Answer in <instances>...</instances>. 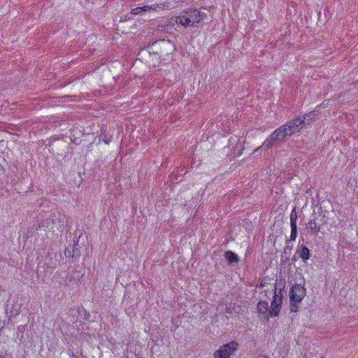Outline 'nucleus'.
<instances>
[{"mask_svg":"<svg viewBox=\"0 0 358 358\" xmlns=\"http://www.w3.org/2000/svg\"><path fill=\"white\" fill-rule=\"evenodd\" d=\"M151 47L157 50L156 53L160 55V56L169 55L175 50L173 43L169 40L164 39L153 42Z\"/></svg>","mask_w":358,"mask_h":358,"instance_id":"1","label":"nucleus"},{"mask_svg":"<svg viewBox=\"0 0 358 358\" xmlns=\"http://www.w3.org/2000/svg\"><path fill=\"white\" fill-rule=\"evenodd\" d=\"M238 343L236 341H231L220 346V349L214 352L215 358H229L230 356L238 349Z\"/></svg>","mask_w":358,"mask_h":358,"instance_id":"2","label":"nucleus"},{"mask_svg":"<svg viewBox=\"0 0 358 358\" xmlns=\"http://www.w3.org/2000/svg\"><path fill=\"white\" fill-rule=\"evenodd\" d=\"M306 294V289L304 285L294 283L289 290V299L291 301L301 302Z\"/></svg>","mask_w":358,"mask_h":358,"instance_id":"3","label":"nucleus"},{"mask_svg":"<svg viewBox=\"0 0 358 358\" xmlns=\"http://www.w3.org/2000/svg\"><path fill=\"white\" fill-rule=\"evenodd\" d=\"M259 317L261 320L268 322L270 316V308L268 303L266 301H260L257 305Z\"/></svg>","mask_w":358,"mask_h":358,"instance_id":"4","label":"nucleus"},{"mask_svg":"<svg viewBox=\"0 0 358 358\" xmlns=\"http://www.w3.org/2000/svg\"><path fill=\"white\" fill-rule=\"evenodd\" d=\"M320 222H322V224L318 223L316 221V219H313L309 220V222L306 224L307 227L311 231L312 234H313L315 236H317L321 231V229H322V225L326 224L327 223V220L324 215L322 216Z\"/></svg>","mask_w":358,"mask_h":358,"instance_id":"5","label":"nucleus"},{"mask_svg":"<svg viewBox=\"0 0 358 358\" xmlns=\"http://www.w3.org/2000/svg\"><path fill=\"white\" fill-rule=\"evenodd\" d=\"M282 300L276 294L273 295L270 307L271 317H277L280 311Z\"/></svg>","mask_w":358,"mask_h":358,"instance_id":"6","label":"nucleus"},{"mask_svg":"<svg viewBox=\"0 0 358 358\" xmlns=\"http://www.w3.org/2000/svg\"><path fill=\"white\" fill-rule=\"evenodd\" d=\"M297 213L296 211V208H294L290 213V227H291V234L289 237V241H294L297 236Z\"/></svg>","mask_w":358,"mask_h":358,"instance_id":"7","label":"nucleus"},{"mask_svg":"<svg viewBox=\"0 0 358 358\" xmlns=\"http://www.w3.org/2000/svg\"><path fill=\"white\" fill-rule=\"evenodd\" d=\"M185 12L189 18L192 25L195 23H199L206 16L205 13L200 12L197 9H188Z\"/></svg>","mask_w":358,"mask_h":358,"instance_id":"8","label":"nucleus"},{"mask_svg":"<svg viewBox=\"0 0 358 358\" xmlns=\"http://www.w3.org/2000/svg\"><path fill=\"white\" fill-rule=\"evenodd\" d=\"M271 135L276 143L282 142L285 141V137L289 136L285 130V127L284 128L282 125L275 129Z\"/></svg>","mask_w":358,"mask_h":358,"instance_id":"9","label":"nucleus"},{"mask_svg":"<svg viewBox=\"0 0 358 358\" xmlns=\"http://www.w3.org/2000/svg\"><path fill=\"white\" fill-rule=\"evenodd\" d=\"M296 253L304 263L307 262V260L310 258V250L305 245H299Z\"/></svg>","mask_w":358,"mask_h":358,"instance_id":"10","label":"nucleus"},{"mask_svg":"<svg viewBox=\"0 0 358 358\" xmlns=\"http://www.w3.org/2000/svg\"><path fill=\"white\" fill-rule=\"evenodd\" d=\"M317 112L316 110L310 111L302 116H300L302 120H304V124L309 125L313 121L317 119Z\"/></svg>","mask_w":358,"mask_h":358,"instance_id":"11","label":"nucleus"},{"mask_svg":"<svg viewBox=\"0 0 358 358\" xmlns=\"http://www.w3.org/2000/svg\"><path fill=\"white\" fill-rule=\"evenodd\" d=\"M176 22L177 24H180L185 27L189 26H193L185 12H184L182 15L177 17Z\"/></svg>","mask_w":358,"mask_h":358,"instance_id":"12","label":"nucleus"},{"mask_svg":"<svg viewBox=\"0 0 358 358\" xmlns=\"http://www.w3.org/2000/svg\"><path fill=\"white\" fill-rule=\"evenodd\" d=\"M81 255L80 247L78 245V239L74 240L72 247L71 258L77 259Z\"/></svg>","mask_w":358,"mask_h":358,"instance_id":"13","label":"nucleus"},{"mask_svg":"<svg viewBox=\"0 0 358 358\" xmlns=\"http://www.w3.org/2000/svg\"><path fill=\"white\" fill-rule=\"evenodd\" d=\"M224 257L229 264L238 261V255L230 250L225 252Z\"/></svg>","mask_w":358,"mask_h":358,"instance_id":"14","label":"nucleus"},{"mask_svg":"<svg viewBox=\"0 0 358 358\" xmlns=\"http://www.w3.org/2000/svg\"><path fill=\"white\" fill-rule=\"evenodd\" d=\"M284 128L285 127V130L289 135V136H291L292 134H295L296 132L299 131L297 129V127H296L294 125L291 124V120L287 122L286 124L282 125Z\"/></svg>","mask_w":358,"mask_h":358,"instance_id":"15","label":"nucleus"},{"mask_svg":"<svg viewBox=\"0 0 358 358\" xmlns=\"http://www.w3.org/2000/svg\"><path fill=\"white\" fill-rule=\"evenodd\" d=\"M99 139L103 141L106 144H109L112 140V135L108 134L106 129H101V133L99 135Z\"/></svg>","mask_w":358,"mask_h":358,"instance_id":"16","label":"nucleus"},{"mask_svg":"<svg viewBox=\"0 0 358 358\" xmlns=\"http://www.w3.org/2000/svg\"><path fill=\"white\" fill-rule=\"evenodd\" d=\"M291 124L297 127V129L299 131H300L301 129L306 127V125L304 124V120H302L300 116L291 120Z\"/></svg>","mask_w":358,"mask_h":358,"instance_id":"17","label":"nucleus"},{"mask_svg":"<svg viewBox=\"0 0 358 358\" xmlns=\"http://www.w3.org/2000/svg\"><path fill=\"white\" fill-rule=\"evenodd\" d=\"M279 285H281V283L276 282L275 284L274 294H276L278 296H280V299H281L282 300V299H283L282 291L284 290V288H285V284L282 285V287H279Z\"/></svg>","mask_w":358,"mask_h":358,"instance_id":"18","label":"nucleus"},{"mask_svg":"<svg viewBox=\"0 0 358 358\" xmlns=\"http://www.w3.org/2000/svg\"><path fill=\"white\" fill-rule=\"evenodd\" d=\"M275 143L276 141L274 140V138H272V136L270 135V136L267 138L263 143L262 147L267 149L271 148Z\"/></svg>","mask_w":358,"mask_h":358,"instance_id":"19","label":"nucleus"},{"mask_svg":"<svg viewBox=\"0 0 358 358\" xmlns=\"http://www.w3.org/2000/svg\"><path fill=\"white\" fill-rule=\"evenodd\" d=\"M301 302H296V301H290V305H289V310L291 312H297L299 309V304Z\"/></svg>","mask_w":358,"mask_h":358,"instance_id":"20","label":"nucleus"},{"mask_svg":"<svg viewBox=\"0 0 358 358\" xmlns=\"http://www.w3.org/2000/svg\"><path fill=\"white\" fill-rule=\"evenodd\" d=\"M143 12H145V9L144 6L136 7L135 8H133L131 10V14H132V15H139V14L142 13Z\"/></svg>","mask_w":358,"mask_h":358,"instance_id":"21","label":"nucleus"},{"mask_svg":"<svg viewBox=\"0 0 358 358\" xmlns=\"http://www.w3.org/2000/svg\"><path fill=\"white\" fill-rule=\"evenodd\" d=\"M164 6L162 5V4H158V3H156V4H152V5H150V6H144V8L145 9V11H148L149 10H155L157 8H162Z\"/></svg>","mask_w":358,"mask_h":358,"instance_id":"22","label":"nucleus"},{"mask_svg":"<svg viewBox=\"0 0 358 358\" xmlns=\"http://www.w3.org/2000/svg\"><path fill=\"white\" fill-rule=\"evenodd\" d=\"M71 281V278H69L68 275L66 276L64 279H62L60 284L67 286L69 282Z\"/></svg>","mask_w":358,"mask_h":358,"instance_id":"23","label":"nucleus"},{"mask_svg":"<svg viewBox=\"0 0 358 358\" xmlns=\"http://www.w3.org/2000/svg\"><path fill=\"white\" fill-rule=\"evenodd\" d=\"M238 152L237 154H234L235 156H240L242 153L243 150L244 149V147L241 145V143L239 144V145L237 146Z\"/></svg>","mask_w":358,"mask_h":358,"instance_id":"24","label":"nucleus"},{"mask_svg":"<svg viewBox=\"0 0 358 358\" xmlns=\"http://www.w3.org/2000/svg\"><path fill=\"white\" fill-rule=\"evenodd\" d=\"M0 358H14L10 353L5 352L3 354L0 353Z\"/></svg>","mask_w":358,"mask_h":358,"instance_id":"25","label":"nucleus"},{"mask_svg":"<svg viewBox=\"0 0 358 358\" xmlns=\"http://www.w3.org/2000/svg\"><path fill=\"white\" fill-rule=\"evenodd\" d=\"M64 255L66 257H71L72 251H71L69 248H66L64 251Z\"/></svg>","mask_w":358,"mask_h":358,"instance_id":"26","label":"nucleus"},{"mask_svg":"<svg viewBox=\"0 0 358 358\" xmlns=\"http://www.w3.org/2000/svg\"><path fill=\"white\" fill-rule=\"evenodd\" d=\"M288 257L289 255H285L282 253V255H281V261L282 262V263H285V261L288 260Z\"/></svg>","mask_w":358,"mask_h":358,"instance_id":"27","label":"nucleus"},{"mask_svg":"<svg viewBox=\"0 0 358 358\" xmlns=\"http://www.w3.org/2000/svg\"><path fill=\"white\" fill-rule=\"evenodd\" d=\"M5 174V169L3 167V166H1L0 164V178Z\"/></svg>","mask_w":358,"mask_h":358,"instance_id":"28","label":"nucleus"},{"mask_svg":"<svg viewBox=\"0 0 358 358\" xmlns=\"http://www.w3.org/2000/svg\"><path fill=\"white\" fill-rule=\"evenodd\" d=\"M290 250H291V249H290V248H289V247L287 246V247H286V248H285L284 252H283V254H284V255H289V252Z\"/></svg>","mask_w":358,"mask_h":358,"instance_id":"29","label":"nucleus"},{"mask_svg":"<svg viewBox=\"0 0 358 358\" xmlns=\"http://www.w3.org/2000/svg\"><path fill=\"white\" fill-rule=\"evenodd\" d=\"M265 285H266V282L262 281L261 283H260L259 287H264Z\"/></svg>","mask_w":358,"mask_h":358,"instance_id":"30","label":"nucleus"},{"mask_svg":"<svg viewBox=\"0 0 358 358\" xmlns=\"http://www.w3.org/2000/svg\"><path fill=\"white\" fill-rule=\"evenodd\" d=\"M41 227V224H38V227L36 228V230H38Z\"/></svg>","mask_w":358,"mask_h":358,"instance_id":"31","label":"nucleus"},{"mask_svg":"<svg viewBox=\"0 0 358 358\" xmlns=\"http://www.w3.org/2000/svg\"><path fill=\"white\" fill-rule=\"evenodd\" d=\"M321 358H324V357H321Z\"/></svg>","mask_w":358,"mask_h":358,"instance_id":"32","label":"nucleus"}]
</instances>
